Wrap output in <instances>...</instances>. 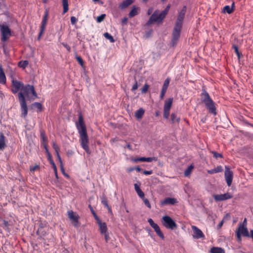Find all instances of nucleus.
Listing matches in <instances>:
<instances>
[{
  "label": "nucleus",
  "instance_id": "obj_1",
  "mask_svg": "<svg viewBox=\"0 0 253 253\" xmlns=\"http://www.w3.org/2000/svg\"><path fill=\"white\" fill-rule=\"evenodd\" d=\"M31 93L35 97H37V94L33 85L27 84L24 85L21 91L18 94V99L21 106V115L25 118L28 114V107L26 104L25 96H28Z\"/></svg>",
  "mask_w": 253,
  "mask_h": 253
},
{
  "label": "nucleus",
  "instance_id": "obj_2",
  "mask_svg": "<svg viewBox=\"0 0 253 253\" xmlns=\"http://www.w3.org/2000/svg\"><path fill=\"white\" fill-rule=\"evenodd\" d=\"M76 125L78 132L80 134V141L81 146L88 154H90L91 152L88 145V138L86 126L81 113L79 114V123H77Z\"/></svg>",
  "mask_w": 253,
  "mask_h": 253
},
{
  "label": "nucleus",
  "instance_id": "obj_3",
  "mask_svg": "<svg viewBox=\"0 0 253 253\" xmlns=\"http://www.w3.org/2000/svg\"><path fill=\"white\" fill-rule=\"evenodd\" d=\"M201 94V101L204 103L209 113L213 115L217 114L216 107L214 102L210 97L209 93L205 89H202Z\"/></svg>",
  "mask_w": 253,
  "mask_h": 253
},
{
  "label": "nucleus",
  "instance_id": "obj_4",
  "mask_svg": "<svg viewBox=\"0 0 253 253\" xmlns=\"http://www.w3.org/2000/svg\"><path fill=\"white\" fill-rule=\"evenodd\" d=\"M158 10H156L152 14L146 23L147 26H149L153 22L161 23L162 22L166 15L162 11L158 14Z\"/></svg>",
  "mask_w": 253,
  "mask_h": 253
},
{
  "label": "nucleus",
  "instance_id": "obj_5",
  "mask_svg": "<svg viewBox=\"0 0 253 253\" xmlns=\"http://www.w3.org/2000/svg\"><path fill=\"white\" fill-rule=\"evenodd\" d=\"M0 28L1 35L0 40L2 42H5L11 36V30L8 25L4 24H0Z\"/></svg>",
  "mask_w": 253,
  "mask_h": 253
},
{
  "label": "nucleus",
  "instance_id": "obj_6",
  "mask_svg": "<svg viewBox=\"0 0 253 253\" xmlns=\"http://www.w3.org/2000/svg\"><path fill=\"white\" fill-rule=\"evenodd\" d=\"M163 225L167 229L173 230L177 227L175 221L169 216L165 215L162 217Z\"/></svg>",
  "mask_w": 253,
  "mask_h": 253
},
{
  "label": "nucleus",
  "instance_id": "obj_7",
  "mask_svg": "<svg viewBox=\"0 0 253 253\" xmlns=\"http://www.w3.org/2000/svg\"><path fill=\"white\" fill-rule=\"evenodd\" d=\"M67 215L74 226L75 227H79L80 225L79 221V219L80 218L79 214L77 212L73 211L72 210H68L67 211Z\"/></svg>",
  "mask_w": 253,
  "mask_h": 253
},
{
  "label": "nucleus",
  "instance_id": "obj_8",
  "mask_svg": "<svg viewBox=\"0 0 253 253\" xmlns=\"http://www.w3.org/2000/svg\"><path fill=\"white\" fill-rule=\"evenodd\" d=\"M173 102V98H169L165 101L164 106V118L168 119L169 116V111Z\"/></svg>",
  "mask_w": 253,
  "mask_h": 253
},
{
  "label": "nucleus",
  "instance_id": "obj_9",
  "mask_svg": "<svg viewBox=\"0 0 253 253\" xmlns=\"http://www.w3.org/2000/svg\"><path fill=\"white\" fill-rule=\"evenodd\" d=\"M11 84L12 86L11 92L14 94H16L19 90L21 91L22 87L24 85L22 82L15 80L13 78L11 81Z\"/></svg>",
  "mask_w": 253,
  "mask_h": 253
},
{
  "label": "nucleus",
  "instance_id": "obj_10",
  "mask_svg": "<svg viewBox=\"0 0 253 253\" xmlns=\"http://www.w3.org/2000/svg\"><path fill=\"white\" fill-rule=\"evenodd\" d=\"M182 27V26L175 24L172 32V42L173 44L176 43L180 37Z\"/></svg>",
  "mask_w": 253,
  "mask_h": 253
},
{
  "label": "nucleus",
  "instance_id": "obj_11",
  "mask_svg": "<svg viewBox=\"0 0 253 253\" xmlns=\"http://www.w3.org/2000/svg\"><path fill=\"white\" fill-rule=\"evenodd\" d=\"M49 14V10L47 9H46L44 12V15L42 18V21L41 27H40V32L39 34L38 39H40L41 36L42 35L43 32L45 29V26L47 23V21L48 20V16Z\"/></svg>",
  "mask_w": 253,
  "mask_h": 253
},
{
  "label": "nucleus",
  "instance_id": "obj_12",
  "mask_svg": "<svg viewBox=\"0 0 253 253\" xmlns=\"http://www.w3.org/2000/svg\"><path fill=\"white\" fill-rule=\"evenodd\" d=\"M225 172H224V176L227 183V184L228 186H230L232 184L233 177V173L232 170H231L230 169L228 166L225 167Z\"/></svg>",
  "mask_w": 253,
  "mask_h": 253
},
{
  "label": "nucleus",
  "instance_id": "obj_13",
  "mask_svg": "<svg viewBox=\"0 0 253 253\" xmlns=\"http://www.w3.org/2000/svg\"><path fill=\"white\" fill-rule=\"evenodd\" d=\"M148 222L150 226L154 229L158 236H159L161 239H164L165 238L164 235L161 231L159 225L157 223H155L152 218H149L148 219Z\"/></svg>",
  "mask_w": 253,
  "mask_h": 253
},
{
  "label": "nucleus",
  "instance_id": "obj_14",
  "mask_svg": "<svg viewBox=\"0 0 253 253\" xmlns=\"http://www.w3.org/2000/svg\"><path fill=\"white\" fill-rule=\"evenodd\" d=\"M242 235L245 237H250V236L247 227L242 226V224L240 223L237 232V238L240 239Z\"/></svg>",
  "mask_w": 253,
  "mask_h": 253
},
{
  "label": "nucleus",
  "instance_id": "obj_15",
  "mask_svg": "<svg viewBox=\"0 0 253 253\" xmlns=\"http://www.w3.org/2000/svg\"><path fill=\"white\" fill-rule=\"evenodd\" d=\"M191 228L193 232L192 236L194 239H198L205 238V235L201 229L195 225H192Z\"/></svg>",
  "mask_w": 253,
  "mask_h": 253
},
{
  "label": "nucleus",
  "instance_id": "obj_16",
  "mask_svg": "<svg viewBox=\"0 0 253 253\" xmlns=\"http://www.w3.org/2000/svg\"><path fill=\"white\" fill-rule=\"evenodd\" d=\"M186 11V6H184L179 12L175 24L182 26L183 21Z\"/></svg>",
  "mask_w": 253,
  "mask_h": 253
},
{
  "label": "nucleus",
  "instance_id": "obj_17",
  "mask_svg": "<svg viewBox=\"0 0 253 253\" xmlns=\"http://www.w3.org/2000/svg\"><path fill=\"white\" fill-rule=\"evenodd\" d=\"M213 197L216 201H222L232 198L233 196L229 193H226L224 194L214 195Z\"/></svg>",
  "mask_w": 253,
  "mask_h": 253
},
{
  "label": "nucleus",
  "instance_id": "obj_18",
  "mask_svg": "<svg viewBox=\"0 0 253 253\" xmlns=\"http://www.w3.org/2000/svg\"><path fill=\"white\" fill-rule=\"evenodd\" d=\"M178 203V201L176 198L167 197L164 200L160 201V205L161 206L166 205H174Z\"/></svg>",
  "mask_w": 253,
  "mask_h": 253
},
{
  "label": "nucleus",
  "instance_id": "obj_19",
  "mask_svg": "<svg viewBox=\"0 0 253 253\" xmlns=\"http://www.w3.org/2000/svg\"><path fill=\"white\" fill-rule=\"evenodd\" d=\"M97 223L99 226V230L101 234H104L106 232H107L108 228L105 222H102L101 220H100L97 221Z\"/></svg>",
  "mask_w": 253,
  "mask_h": 253
},
{
  "label": "nucleus",
  "instance_id": "obj_20",
  "mask_svg": "<svg viewBox=\"0 0 253 253\" xmlns=\"http://www.w3.org/2000/svg\"><path fill=\"white\" fill-rule=\"evenodd\" d=\"M170 121L171 124L179 123L180 121V117L176 113H172L170 115Z\"/></svg>",
  "mask_w": 253,
  "mask_h": 253
},
{
  "label": "nucleus",
  "instance_id": "obj_21",
  "mask_svg": "<svg viewBox=\"0 0 253 253\" xmlns=\"http://www.w3.org/2000/svg\"><path fill=\"white\" fill-rule=\"evenodd\" d=\"M6 82V77L1 65L0 66V84H5Z\"/></svg>",
  "mask_w": 253,
  "mask_h": 253
},
{
  "label": "nucleus",
  "instance_id": "obj_22",
  "mask_svg": "<svg viewBox=\"0 0 253 253\" xmlns=\"http://www.w3.org/2000/svg\"><path fill=\"white\" fill-rule=\"evenodd\" d=\"M133 2V0H124L119 5V8L124 9L128 7Z\"/></svg>",
  "mask_w": 253,
  "mask_h": 253
},
{
  "label": "nucleus",
  "instance_id": "obj_23",
  "mask_svg": "<svg viewBox=\"0 0 253 253\" xmlns=\"http://www.w3.org/2000/svg\"><path fill=\"white\" fill-rule=\"evenodd\" d=\"M235 3L233 2L231 6L229 5H225L223 9V12H227L228 14H231L234 9Z\"/></svg>",
  "mask_w": 253,
  "mask_h": 253
},
{
  "label": "nucleus",
  "instance_id": "obj_24",
  "mask_svg": "<svg viewBox=\"0 0 253 253\" xmlns=\"http://www.w3.org/2000/svg\"><path fill=\"white\" fill-rule=\"evenodd\" d=\"M46 232L44 230L43 226L42 223L40 224L39 228L37 231V234L41 237H44L46 235Z\"/></svg>",
  "mask_w": 253,
  "mask_h": 253
},
{
  "label": "nucleus",
  "instance_id": "obj_25",
  "mask_svg": "<svg viewBox=\"0 0 253 253\" xmlns=\"http://www.w3.org/2000/svg\"><path fill=\"white\" fill-rule=\"evenodd\" d=\"M134 186L135 190L139 197L140 198H144V196H145L144 193L140 189V186L137 183H135Z\"/></svg>",
  "mask_w": 253,
  "mask_h": 253
},
{
  "label": "nucleus",
  "instance_id": "obj_26",
  "mask_svg": "<svg viewBox=\"0 0 253 253\" xmlns=\"http://www.w3.org/2000/svg\"><path fill=\"white\" fill-rule=\"evenodd\" d=\"M223 170L222 167L221 166H218L216 168L208 170V173L211 174L221 172Z\"/></svg>",
  "mask_w": 253,
  "mask_h": 253
},
{
  "label": "nucleus",
  "instance_id": "obj_27",
  "mask_svg": "<svg viewBox=\"0 0 253 253\" xmlns=\"http://www.w3.org/2000/svg\"><path fill=\"white\" fill-rule=\"evenodd\" d=\"M210 253H225L223 249L220 247H212L210 251Z\"/></svg>",
  "mask_w": 253,
  "mask_h": 253
},
{
  "label": "nucleus",
  "instance_id": "obj_28",
  "mask_svg": "<svg viewBox=\"0 0 253 253\" xmlns=\"http://www.w3.org/2000/svg\"><path fill=\"white\" fill-rule=\"evenodd\" d=\"M5 147V136L2 133H0V150H3Z\"/></svg>",
  "mask_w": 253,
  "mask_h": 253
},
{
  "label": "nucleus",
  "instance_id": "obj_29",
  "mask_svg": "<svg viewBox=\"0 0 253 253\" xmlns=\"http://www.w3.org/2000/svg\"><path fill=\"white\" fill-rule=\"evenodd\" d=\"M144 110L142 108H140L138 110H137L135 113V117L137 119H140L142 118V116L144 114Z\"/></svg>",
  "mask_w": 253,
  "mask_h": 253
},
{
  "label": "nucleus",
  "instance_id": "obj_30",
  "mask_svg": "<svg viewBox=\"0 0 253 253\" xmlns=\"http://www.w3.org/2000/svg\"><path fill=\"white\" fill-rule=\"evenodd\" d=\"M138 8L136 7L135 6H133L131 11L128 14V16L130 18H132L138 14L137 12Z\"/></svg>",
  "mask_w": 253,
  "mask_h": 253
},
{
  "label": "nucleus",
  "instance_id": "obj_31",
  "mask_svg": "<svg viewBox=\"0 0 253 253\" xmlns=\"http://www.w3.org/2000/svg\"><path fill=\"white\" fill-rule=\"evenodd\" d=\"M40 137L42 140V144H44L47 143V137L45 135V133L44 131L41 130L40 132Z\"/></svg>",
  "mask_w": 253,
  "mask_h": 253
},
{
  "label": "nucleus",
  "instance_id": "obj_32",
  "mask_svg": "<svg viewBox=\"0 0 253 253\" xmlns=\"http://www.w3.org/2000/svg\"><path fill=\"white\" fill-rule=\"evenodd\" d=\"M62 2L63 6V13H66L69 9L68 0H62Z\"/></svg>",
  "mask_w": 253,
  "mask_h": 253
},
{
  "label": "nucleus",
  "instance_id": "obj_33",
  "mask_svg": "<svg viewBox=\"0 0 253 253\" xmlns=\"http://www.w3.org/2000/svg\"><path fill=\"white\" fill-rule=\"evenodd\" d=\"M48 160L50 162V164L52 165V168L54 169L55 175L56 178H58V174H57V169L55 164L54 163V161L52 159V158H51V159H48Z\"/></svg>",
  "mask_w": 253,
  "mask_h": 253
},
{
  "label": "nucleus",
  "instance_id": "obj_34",
  "mask_svg": "<svg viewBox=\"0 0 253 253\" xmlns=\"http://www.w3.org/2000/svg\"><path fill=\"white\" fill-rule=\"evenodd\" d=\"M29 62L27 60L20 61L18 63V66L19 67L25 69L28 65Z\"/></svg>",
  "mask_w": 253,
  "mask_h": 253
},
{
  "label": "nucleus",
  "instance_id": "obj_35",
  "mask_svg": "<svg viewBox=\"0 0 253 253\" xmlns=\"http://www.w3.org/2000/svg\"><path fill=\"white\" fill-rule=\"evenodd\" d=\"M232 48L234 49V51L238 57V58L240 59L242 56V54L239 51L238 47L237 45L233 44Z\"/></svg>",
  "mask_w": 253,
  "mask_h": 253
},
{
  "label": "nucleus",
  "instance_id": "obj_36",
  "mask_svg": "<svg viewBox=\"0 0 253 253\" xmlns=\"http://www.w3.org/2000/svg\"><path fill=\"white\" fill-rule=\"evenodd\" d=\"M104 37L109 40L111 42H115V40L114 39V38L112 36H111L109 33L108 32H106L104 34Z\"/></svg>",
  "mask_w": 253,
  "mask_h": 253
},
{
  "label": "nucleus",
  "instance_id": "obj_37",
  "mask_svg": "<svg viewBox=\"0 0 253 253\" xmlns=\"http://www.w3.org/2000/svg\"><path fill=\"white\" fill-rule=\"evenodd\" d=\"M75 58H76L77 61L78 62V63L80 64V65L82 67H84V62L83 59L82 58V57L81 56H79L77 54H76Z\"/></svg>",
  "mask_w": 253,
  "mask_h": 253
},
{
  "label": "nucleus",
  "instance_id": "obj_38",
  "mask_svg": "<svg viewBox=\"0 0 253 253\" xmlns=\"http://www.w3.org/2000/svg\"><path fill=\"white\" fill-rule=\"evenodd\" d=\"M193 166L191 165L189 166L187 169L184 171V175L186 176H188L191 172L192 169H193Z\"/></svg>",
  "mask_w": 253,
  "mask_h": 253
},
{
  "label": "nucleus",
  "instance_id": "obj_39",
  "mask_svg": "<svg viewBox=\"0 0 253 253\" xmlns=\"http://www.w3.org/2000/svg\"><path fill=\"white\" fill-rule=\"evenodd\" d=\"M101 203L105 207H108V201L107 198L105 196L101 197Z\"/></svg>",
  "mask_w": 253,
  "mask_h": 253
},
{
  "label": "nucleus",
  "instance_id": "obj_40",
  "mask_svg": "<svg viewBox=\"0 0 253 253\" xmlns=\"http://www.w3.org/2000/svg\"><path fill=\"white\" fill-rule=\"evenodd\" d=\"M42 145H43V147L45 149V152H46V153L47 154V159H51V158H52V157H51V155L50 153H49V152L48 151L47 145V143L44 144H42Z\"/></svg>",
  "mask_w": 253,
  "mask_h": 253
},
{
  "label": "nucleus",
  "instance_id": "obj_41",
  "mask_svg": "<svg viewBox=\"0 0 253 253\" xmlns=\"http://www.w3.org/2000/svg\"><path fill=\"white\" fill-rule=\"evenodd\" d=\"M169 82H170L169 79L168 78L167 79L164 83L162 88L167 90L169 85Z\"/></svg>",
  "mask_w": 253,
  "mask_h": 253
},
{
  "label": "nucleus",
  "instance_id": "obj_42",
  "mask_svg": "<svg viewBox=\"0 0 253 253\" xmlns=\"http://www.w3.org/2000/svg\"><path fill=\"white\" fill-rule=\"evenodd\" d=\"M32 105L37 108L39 111H41L42 108V104L40 102H35Z\"/></svg>",
  "mask_w": 253,
  "mask_h": 253
},
{
  "label": "nucleus",
  "instance_id": "obj_43",
  "mask_svg": "<svg viewBox=\"0 0 253 253\" xmlns=\"http://www.w3.org/2000/svg\"><path fill=\"white\" fill-rule=\"evenodd\" d=\"M144 203L145 205L149 209L151 208V204L149 201V200L145 198V196H144V198H141Z\"/></svg>",
  "mask_w": 253,
  "mask_h": 253
},
{
  "label": "nucleus",
  "instance_id": "obj_44",
  "mask_svg": "<svg viewBox=\"0 0 253 253\" xmlns=\"http://www.w3.org/2000/svg\"><path fill=\"white\" fill-rule=\"evenodd\" d=\"M105 16H106V14H101V15H100V16H98L97 17L96 21L98 23L101 22L102 21H103V20L104 19Z\"/></svg>",
  "mask_w": 253,
  "mask_h": 253
},
{
  "label": "nucleus",
  "instance_id": "obj_45",
  "mask_svg": "<svg viewBox=\"0 0 253 253\" xmlns=\"http://www.w3.org/2000/svg\"><path fill=\"white\" fill-rule=\"evenodd\" d=\"M211 153L213 154V156L216 159H217L218 158H223L222 155L220 153H218L215 151H212Z\"/></svg>",
  "mask_w": 253,
  "mask_h": 253
},
{
  "label": "nucleus",
  "instance_id": "obj_46",
  "mask_svg": "<svg viewBox=\"0 0 253 253\" xmlns=\"http://www.w3.org/2000/svg\"><path fill=\"white\" fill-rule=\"evenodd\" d=\"M149 87V85L147 84H145L141 89L142 93H146L148 91Z\"/></svg>",
  "mask_w": 253,
  "mask_h": 253
},
{
  "label": "nucleus",
  "instance_id": "obj_47",
  "mask_svg": "<svg viewBox=\"0 0 253 253\" xmlns=\"http://www.w3.org/2000/svg\"><path fill=\"white\" fill-rule=\"evenodd\" d=\"M52 147L55 150L56 153L59 152V148L58 146V145L56 144V143L55 142H52Z\"/></svg>",
  "mask_w": 253,
  "mask_h": 253
},
{
  "label": "nucleus",
  "instance_id": "obj_48",
  "mask_svg": "<svg viewBox=\"0 0 253 253\" xmlns=\"http://www.w3.org/2000/svg\"><path fill=\"white\" fill-rule=\"evenodd\" d=\"M91 212H92L95 219L96 220V221L97 222L99 220H100V218L97 216V215L96 214L95 212L94 211V210L92 209V208L91 207Z\"/></svg>",
  "mask_w": 253,
  "mask_h": 253
},
{
  "label": "nucleus",
  "instance_id": "obj_49",
  "mask_svg": "<svg viewBox=\"0 0 253 253\" xmlns=\"http://www.w3.org/2000/svg\"><path fill=\"white\" fill-rule=\"evenodd\" d=\"M170 7V4H169L167 6V7L165 8V9L162 11V12L164 13V14H165L166 15H167V14L169 10Z\"/></svg>",
  "mask_w": 253,
  "mask_h": 253
},
{
  "label": "nucleus",
  "instance_id": "obj_50",
  "mask_svg": "<svg viewBox=\"0 0 253 253\" xmlns=\"http://www.w3.org/2000/svg\"><path fill=\"white\" fill-rule=\"evenodd\" d=\"M170 7V4H169L167 6V7L165 8V9L162 11V12L164 13V14H165L166 15H167V14L169 10Z\"/></svg>",
  "mask_w": 253,
  "mask_h": 253
},
{
  "label": "nucleus",
  "instance_id": "obj_51",
  "mask_svg": "<svg viewBox=\"0 0 253 253\" xmlns=\"http://www.w3.org/2000/svg\"><path fill=\"white\" fill-rule=\"evenodd\" d=\"M153 160L156 161L157 160V158L156 157H146L145 162H152Z\"/></svg>",
  "mask_w": 253,
  "mask_h": 253
},
{
  "label": "nucleus",
  "instance_id": "obj_52",
  "mask_svg": "<svg viewBox=\"0 0 253 253\" xmlns=\"http://www.w3.org/2000/svg\"><path fill=\"white\" fill-rule=\"evenodd\" d=\"M78 21V19L75 16L71 17V23L72 25H75Z\"/></svg>",
  "mask_w": 253,
  "mask_h": 253
},
{
  "label": "nucleus",
  "instance_id": "obj_53",
  "mask_svg": "<svg viewBox=\"0 0 253 253\" xmlns=\"http://www.w3.org/2000/svg\"><path fill=\"white\" fill-rule=\"evenodd\" d=\"M167 90L162 88L160 94V99H163Z\"/></svg>",
  "mask_w": 253,
  "mask_h": 253
},
{
  "label": "nucleus",
  "instance_id": "obj_54",
  "mask_svg": "<svg viewBox=\"0 0 253 253\" xmlns=\"http://www.w3.org/2000/svg\"><path fill=\"white\" fill-rule=\"evenodd\" d=\"M137 88H138L137 82L136 80L135 79V83L132 87L131 90L135 91V90H136L137 89Z\"/></svg>",
  "mask_w": 253,
  "mask_h": 253
},
{
  "label": "nucleus",
  "instance_id": "obj_55",
  "mask_svg": "<svg viewBox=\"0 0 253 253\" xmlns=\"http://www.w3.org/2000/svg\"><path fill=\"white\" fill-rule=\"evenodd\" d=\"M56 156L57 157V159L60 163V165H62V164L63 163L61 158L60 157V155L59 154V152L56 153Z\"/></svg>",
  "mask_w": 253,
  "mask_h": 253
},
{
  "label": "nucleus",
  "instance_id": "obj_56",
  "mask_svg": "<svg viewBox=\"0 0 253 253\" xmlns=\"http://www.w3.org/2000/svg\"><path fill=\"white\" fill-rule=\"evenodd\" d=\"M103 234L104 235L105 241L106 242H107L110 239L109 233L107 232L104 233Z\"/></svg>",
  "mask_w": 253,
  "mask_h": 253
},
{
  "label": "nucleus",
  "instance_id": "obj_57",
  "mask_svg": "<svg viewBox=\"0 0 253 253\" xmlns=\"http://www.w3.org/2000/svg\"><path fill=\"white\" fill-rule=\"evenodd\" d=\"M119 140V138H118V137H115V138H112V139L110 140V142H111V143H114V142H117V141H118Z\"/></svg>",
  "mask_w": 253,
  "mask_h": 253
},
{
  "label": "nucleus",
  "instance_id": "obj_58",
  "mask_svg": "<svg viewBox=\"0 0 253 253\" xmlns=\"http://www.w3.org/2000/svg\"><path fill=\"white\" fill-rule=\"evenodd\" d=\"M143 172V173L144 174L150 175V174H151L152 173V170H144Z\"/></svg>",
  "mask_w": 253,
  "mask_h": 253
},
{
  "label": "nucleus",
  "instance_id": "obj_59",
  "mask_svg": "<svg viewBox=\"0 0 253 253\" xmlns=\"http://www.w3.org/2000/svg\"><path fill=\"white\" fill-rule=\"evenodd\" d=\"M63 45L67 49V50L68 51L70 52L71 51V47L69 45H68L67 44H64V43H63Z\"/></svg>",
  "mask_w": 253,
  "mask_h": 253
},
{
  "label": "nucleus",
  "instance_id": "obj_60",
  "mask_svg": "<svg viewBox=\"0 0 253 253\" xmlns=\"http://www.w3.org/2000/svg\"><path fill=\"white\" fill-rule=\"evenodd\" d=\"M127 21V18H126V17H124V18H123V19H122V23L123 24H126Z\"/></svg>",
  "mask_w": 253,
  "mask_h": 253
},
{
  "label": "nucleus",
  "instance_id": "obj_61",
  "mask_svg": "<svg viewBox=\"0 0 253 253\" xmlns=\"http://www.w3.org/2000/svg\"><path fill=\"white\" fill-rule=\"evenodd\" d=\"M242 225V226H244V227H246L247 226V218H245L244 221H243V223H241Z\"/></svg>",
  "mask_w": 253,
  "mask_h": 253
},
{
  "label": "nucleus",
  "instance_id": "obj_62",
  "mask_svg": "<svg viewBox=\"0 0 253 253\" xmlns=\"http://www.w3.org/2000/svg\"><path fill=\"white\" fill-rule=\"evenodd\" d=\"M153 10V8L151 7V8H149L148 11H147V14L148 15H150L152 13Z\"/></svg>",
  "mask_w": 253,
  "mask_h": 253
},
{
  "label": "nucleus",
  "instance_id": "obj_63",
  "mask_svg": "<svg viewBox=\"0 0 253 253\" xmlns=\"http://www.w3.org/2000/svg\"><path fill=\"white\" fill-rule=\"evenodd\" d=\"M135 170H136L137 172H140L141 171L142 169L139 166H137L135 167Z\"/></svg>",
  "mask_w": 253,
  "mask_h": 253
},
{
  "label": "nucleus",
  "instance_id": "obj_64",
  "mask_svg": "<svg viewBox=\"0 0 253 253\" xmlns=\"http://www.w3.org/2000/svg\"><path fill=\"white\" fill-rule=\"evenodd\" d=\"M131 161L133 162H137L139 161V158H132L131 159Z\"/></svg>",
  "mask_w": 253,
  "mask_h": 253
}]
</instances>
